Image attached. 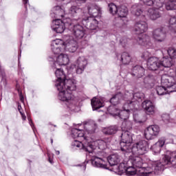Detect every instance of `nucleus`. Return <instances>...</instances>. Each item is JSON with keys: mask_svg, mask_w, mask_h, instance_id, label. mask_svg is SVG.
Wrapping results in <instances>:
<instances>
[{"mask_svg": "<svg viewBox=\"0 0 176 176\" xmlns=\"http://www.w3.org/2000/svg\"><path fill=\"white\" fill-rule=\"evenodd\" d=\"M51 144H53V139H51Z\"/></svg>", "mask_w": 176, "mask_h": 176, "instance_id": "obj_56", "label": "nucleus"}, {"mask_svg": "<svg viewBox=\"0 0 176 176\" xmlns=\"http://www.w3.org/2000/svg\"><path fill=\"white\" fill-rule=\"evenodd\" d=\"M91 104L93 111H97V109H100V108H102V107H104V102L98 98H94L91 100Z\"/></svg>", "mask_w": 176, "mask_h": 176, "instance_id": "obj_30", "label": "nucleus"}, {"mask_svg": "<svg viewBox=\"0 0 176 176\" xmlns=\"http://www.w3.org/2000/svg\"><path fill=\"white\" fill-rule=\"evenodd\" d=\"M126 97V94H124V97L123 95L121 93L116 94L115 96H113L110 102L113 104V105H118L120 101H122V99L126 101L125 102H127L126 99L124 98Z\"/></svg>", "mask_w": 176, "mask_h": 176, "instance_id": "obj_32", "label": "nucleus"}, {"mask_svg": "<svg viewBox=\"0 0 176 176\" xmlns=\"http://www.w3.org/2000/svg\"><path fill=\"white\" fill-rule=\"evenodd\" d=\"M87 65V59L85 56L78 58L74 64L72 65L70 68H75L76 74H80L85 71V68Z\"/></svg>", "mask_w": 176, "mask_h": 176, "instance_id": "obj_13", "label": "nucleus"}, {"mask_svg": "<svg viewBox=\"0 0 176 176\" xmlns=\"http://www.w3.org/2000/svg\"><path fill=\"white\" fill-rule=\"evenodd\" d=\"M84 129L88 134H93V133H95L97 129V124H96L94 121H91L84 125Z\"/></svg>", "mask_w": 176, "mask_h": 176, "instance_id": "obj_29", "label": "nucleus"}, {"mask_svg": "<svg viewBox=\"0 0 176 176\" xmlns=\"http://www.w3.org/2000/svg\"><path fill=\"white\" fill-rule=\"evenodd\" d=\"M32 129H34V126H32Z\"/></svg>", "mask_w": 176, "mask_h": 176, "instance_id": "obj_60", "label": "nucleus"}, {"mask_svg": "<svg viewBox=\"0 0 176 176\" xmlns=\"http://www.w3.org/2000/svg\"><path fill=\"white\" fill-rule=\"evenodd\" d=\"M162 119L164 123H170V115L167 113L162 114Z\"/></svg>", "mask_w": 176, "mask_h": 176, "instance_id": "obj_44", "label": "nucleus"}, {"mask_svg": "<svg viewBox=\"0 0 176 176\" xmlns=\"http://www.w3.org/2000/svg\"><path fill=\"white\" fill-rule=\"evenodd\" d=\"M58 1H60V2H65V3H69L72 0H58Z\"/></svg>", "mask_w": 176, "mask_h": 176, "instance_id": "obj_52", "label": "nucleus"}, {"mask_svg": "<svg viewBox=\"0 0 176 176\" xmlns=\"http://www.w3.org/2000/svg\"><path fill=\"white\" fill-rule=\"evenodd\" d=\"M133 119H134V121L135 122V123H139L140 124H141V123H144V122L142 120H140L138 115H134Z\"/></svg>", "mask_w": 176, "mask_h": 176, "instance_id": "obj_47", "label": "nucleus"}, {"mask_svg": "<svg viewBox=\"0 0 176 176\" xmlns=\"http://www.w3.org/2000/svg\"><path fill=\"white\" fill-rule=\"evenodd\" d=\"M159 133H160V127L157 125H151L145 129L144 137L146 140H153L159 135Z\"/></svg>", "mask_w": 176, "mask_h": 176, "instance_id": "obj_15", "label": "nucleus"}, {"mask_svg": "<svg viewBox=\"0 0 176 176\" xmlns=\"http://www.w3.org/2000/svg\"><path fill=\"white\" fill-rule=\"evenodd\" d=\"M128 13L129 10H127V8H126V6H122L118 7L116 14L118 16V17H120V23L121 25H120L119 27H126L127 21H129V20L127 19Z\"/></svg>", "mask_w": 176, "mask_h": 176, "instance_id": "obj_16", "label": "nucleus"}, {"mask_svg": "<svg viewBox=\"0 0 176 176\" xmlns=\"http://www.w3.org/2000/svg\"><path fill=\"white\" fill-rule=\"evenodd\" d=\"M109 142L111 140L109 139L104 140H98L95 142H87L86 144L75 141L72 144L73 148H81L85 152H89V153H92L93 150L96 149V148H100V149H105V148H108V145H109Z\"/></svg>", "mask_w": 176, "mask_h": 176, "instance_id": "obj_7", "label": "nucleus"}, {"mask_svg": "<svg viewBox=\"0 0 176 176\" xmlns=\"http://www.w3.org/2000/svg\"><path fill=\"white\" fill-rule=\"evenodd\" d=\"M32 129H34V126H32Z\"/></svg>", "mask_w": 176, "mask_h": 176, "instance_id": "obj_59", "label": "nucleus"}, {"mask_svg": "<svg viewBox=\"0 0 176 176\" xmlns=\"http://www.w3.org/2000/svg\"><path fill=\"white\" fill-rule=\"evenodd\" d=\"M83 24L88 30H97V27H98V21H96V18L91 16L83 19Z\"/></svg>", "mask_w": 176, "mask_h": 176, "instance_id": "obj_21", "label": "nucleus"}, {"mask_svg": "<svg viewBox=\"0 0 176 176\" xmlns=\"http://www.w3.org/2000/svg\"><path fill=\"white\" fill-rule=\"evenodd\" d=\"M107 111L110 115H112L113 116H116V118H118L119 116V113L120 112V110L116 108V106H110Z\"/></svg>", "mask_w": 176, "mask_h": 176, "instance_id": "obj_37", "label": "nucleus"}, {"mask_svg": "<svg viewBox=\"0 0 176 176\" xmlns=\"http://www.w3.org/2000/svg\"><path fill=\"white\" fill-rule=\"evenodd\" d=\"M116 131H118V126H111L105 128L103 130L104 134H106L107 135H112V134H116Z\"/></svg>", "mask_w": 176, "mask_h": 176, "instance_id": "obj_36", "label": "nucleus"}, {"mask_svg": "<svg viewBox=\"0 0 176 176\" xmlns=\"http://www.w3.org/2000/svg\"><path fill=\"white\" fill-rule=\"evenodd\" d=\"M52 68L55 70V75L57 78L55 81V87L59 91L58 100L67 102V105L72 111H76V107H79L80 98L78 96L72 95V92L76 90V80L72 79H65V74L64 71L56 65V63H52Z\"/></svg>", "mask_w": 176, "mask_h": 176, "instance_id": "obj_1", "label": "nucleus"}, {"mask_svg": "<svg viewBox=\"0 0 176 176\" xmlns=\"http://www.w3.org/2000/svg\"><path fill=\"white\" fill-rule=\"evenodd\" d=\"M161 8H162L156 6V8L148 9V13L151 20H157V19L162 17V12H160Z\"/></svg>", "mask_w": 176, "mask_h": 176, "instance_id": "obj_24", "label": "nucleus"}, {"mask_svg": "<svg viewBox=\"0 0 176 176\" xmlns=\"http://www.w3.org/2000/svg\"><path fill=\"white\" fill-rule=\"evenodd\" d=\"M131 10L133 14H135V16H139L142 14V10L141 9V7L140 6H138L137 4L132 6Z\"/></svg>", "mask_w": 176, "mask_h": 176, "instance_id": "obj_39", "label": "nucleus"}, {"mask_svg": "<svg viewBox=\"0 0 176 176\" xmlns=\"http://www.w3.org/2000/svg\"><path fill=\"white\" fill-rule=\"evenodd\" d=\"M23 3L25 5V8H27V3H28V0H23Z\"/></svg>", "mask_w": 176, "mask_h": 176, "instance_id": "obj_53", "label": "nucleus"}, {"mask_svg": "<svg viewBox=\"0 0 176 176\" xmlns=\"http://www.w3.org/2000/svg\"><path fill=\"white\" fill-rule=\"evenodd\" d=\"M72 138H78V140H74L73 142H75V141H78V142H81V144H84L85 146L87 145L86 136H85V131L83 130L78 129L76 128H73L72 129ZM73 142L72 143V147L73 148L82 149V148L74 147L72 146Z\"/></svg>", "mask_w": 176, "mask_h": 176, "instance_id": "obj_11", "label": "nucleus"}, {"mask_svg": "<svg viewBox=\"0 0 176 176\" xmlns=\"http://www.w3.org/2000/svg\"><path fill=\"white\" fill-rule=\"evenodd\" d=\"M118 9H119V7L115 5V3H111L109 4V10L111 14H113V16H115V14H117Z\"/></svg>", "mask_w": 176, "mask_h": 176, "instance_id": "obj_42", "label": "nucleus"}, {"mask_svg": "<svg viewBox=\"0 0 176 176\" xmlns=\"http://www.w3.org/2000/svg\"><path fill=\"white\" fill-rule=\"evenodd\" d=\"M18 111L21 113L23 120H25L26 119L25 115L24 114V113H23V109L21 107V105L20 104H18Z\"/></svg>", "mask_w": 176, "mask_h": 176, "instance_id": "obj_46", "label": "nucleus"}, {"mask_svg": "<svg viewBox=\"0 0 176 176\" xmlns=\"http://www.w3.org/2000/svg\"><path fill=\"white\" fill-rule=\"evenodd\" d=\"M170 153V156H172V159H173V160L176 161V151L172 152Z\"/></svg>", "mask_w": 176, "mask_h": 176, "instance_id": "obj_50", "label": "nucleus"}, {"mask_svg": "<svg viewBox=\"0 0 176 176\" xmlns=\"http://www.w3.org/2000/svg\"><path fill=\"white\" fill-rule=\"evenodd\" d=\"M78 42L69 38L65 42L62 39L53 40L51 43V50L54 54H60L61 52L75 53L78 50Z\"/></svg>", "mask_w": 176, "mask_h": 176, "instance_id": "obj_4", "label": "nucleus"}, {"mask_svg": "<svg viewBox=\"0 0 176 176\" xmlns=\"http://www.w3.org/2000/svg\"><path fill=\"white\" fill-rule=\"evenodd\" d=\"M111 171H113L116 174L118 175H122L126 171V175H135V174L140 173L139 170L133 165L128 164L126 166L124 163H121L119 164V166H115L111 169Z\"/></svg>", "mask_w": 176, "mask_h": 176, "instance_id": "obj_10", "label": "nucleus"}, {"mask_svg": "<svg viewBox=\"0 0 176 176\" xmlns=\"http://www.w3.org/2000/svg\"><path fill=\"white\" fill-rule=\"evenodd\" d=\"M84 168L85 169V168H86V166H84Z\"/></svg>", "mask_w": 176, "mask_h": 176, "instance_id": "obj_61", "label": "nucleus"}, {"mask_svg": "<svg viewBox=\"0 0 176 176\" xmlns=\"http://www.w3.org/2000/svg\"><path fill=\"white\" fill-rule=\"evenodd\" d=\"M68 13L72 17H77L75 20H78L80 16V13H82V8L76 6H72L69 9Z\"/></svg>", "mask_w": 176, "mask_h": 176, "instance_id": "obj_26", "label": "nucleus"}, {"mask_svg": "<svg viewBox=\"0 0 176 176\" xmlns=\"http://www.w3.org/2000/svg\"><path fill=\"white\" fill-rule=\"evenodd\" d=\"M127 164H131V166H133V167L136 168L138 170V173L140 175L144 176V173H142L141 169L142 168H146L142 167V159L138 156L133 157L131 158L128 162Z\"/></svg>", "mask_w": 176, "mask_h": 176, "instance_id": "obj_17", "label": "nucleus"}, {"mask_svg": "<svg viewBox=\"0 0 176 176\" xmlns=\"http://www.w3.org/2000/svg\"><path fill=\"white\" fill-rule=\"evenodd\" d=\"M132 126H133V123L131 122V121L127 119L124 120L122 124V130L125 131H129V130H130Z\"/></svg>", "mask_w": 176, "mask_h": 176, "instance_id": "obj_38", "label": "nucleus"}, {"mask_svg": "<svg viewBox=\"0 0 176 176\" xmlns=\"http://www.w3.org/2000/svg\"><path fill=\"white\" fill-rule=\"evenodd\" d=\"M120 60L121 63L124 65L130 64V61H131V56H130V54L127 52H123L120 56Z\"/></svg>", "mask_w": 176, "mask_h": 176, "instance_id": "obj_34", "label": "nucleus"}, {"mask_svg": "<svg viewBox=\"0 0 176 176\" xmlns=\"http://www.w3.org/2000/svg\"><path fill=\"white\" fill-rule=\"evenodd\" d=\"M166 141H167L166 137L163 136L160 138L157 142L151 146L153 152L155 153H160L162 148H163V146H164V145L167 144Z\"/></svg>", "mask_w": 176, "mask_h": 176, "instance_id": "obj_22", "label": "nucleus"}, {"mask_svg": "<svg viewBox=\"0 0 176 176\" xmlns=\"http://www.w3.org/2000/svg\"><path fill=\"white\" fill-rule=\"evenodd\" d=\"M138 43L141 46H146V47L151 43V37L146 34H143L138 37Z\"/></svg>", "mask_w": 176, "mask_h": 176, "instance_id": "obj_31", "label": "nucleus"}, {"mask_svg": "<svg viewBox=\"0 0 176 176\" xmlns=\"http://www.w3.org/2000/svg\"><path fill=\"white\" fill-rule=\"evenodd\" d=\"M147 67L150 71H157V69H161L160 60L156 57H151L148 59Z\"/></svg>", "mask_w": 176, "mask_h": 176, "instance_id": "obj_18", "label": "nucleus"}, {"mask_svg": "<svg viewBox=\"0 0 176 176\" xmlns=\"http://www.w3.org/2000/svg\"><path fill=\"white\" fill-rule=\"evenodd\" d=\"M30 126H32V122L30 123Z\"/></svg>", "mask_w": 176, "mask_h": 176, "instance_id": "obj_58", "label": "nucleus"}, {"mask_svg": "<svg viewBox=\"0 0 176 176\" xmlns=\"http://www.w3.org/2000/svg\"><path fill=\"white\" fill-rule=\"evenodd\" d=\"M148 56H149L148 54V52H145V53L143 54V55L142 56V58L146 59V58H148Z\"/></svg>", "mask_w": 176, "mask_h": 176, "instance_id": "obj_51", "label": "nucleus"}, {"mask_svg": "<svg viewBox=\"0 0 176 176\" xmlns=\"http://www.w3.org/2000/svg\"><path fill=\"white\" fill-rule=\"evenodd\" d=\"M170 25H173L175 30L176 31V16H172L169 19Z\"/></svg>", "mask_w": 176, "mask_h": 176, "instance_id": "obj_45", "label": "nucleus"}, {"mask_svg": "<svg viewBox=\"0 0 176 176\" xmlns=\"http://www.w3.org/2000/svg\"><path fill=\"white\" fill-rule=\"evenodd\" d=\"M175 83L176 69L175 70L170 69L169 73L162 75L161 78L162 86L166 87L168 93H174V91H176Z\"/></svg>", "mask_w": 176, "mask_h": 176, "instance_id": "obj_8", "label": "nucleus"}, {"mask_svg": "<svg viewBox=\"0 0 176 176\" xmlns=\"http://www.w3.org/2000/svg\"><path fill=\"white\" fill-rule=\"evenodd\" d=\"M50 162L52 163V162L50 160Z\"/></svg>", "mask_w": 176, "mask_h": 176, "instance_id": "obj_63", "label": "nucleus"}, {"mask_svg": "<svg viewBox=\"0 0 176 176\" xmlns=\"http://www.w3.org/2000/svg\"><path fill=\"white\" fill-rule=\"evenodd\" d=\"M66 25H69V31L76 39H82L85 37V35H86V29L85 27L79 23L75 24L74 21L70 19H68V22L66 23Z\"/></svg>", "mask_w": 176, "mask_h": 176, "instance_id": "obj_9", "label": "nucleus"}, {"mask_svg": "<svg viewBox=\"0 0 176 176\" xmlns=\"http://www.w3.org/2000/svg\"><path fill=\"white\" fill-rule=\"evenodd\" d=\"M166 10H175L176 9V1L170 0L166 3Z\"/></svg>", "mask_w": 176, "mask_h": 176, "instance_id": "obj_41", "label": "nucleus"}, {"mask_svg": "<svg viewBox=\"0 0 176 176\" xmlns=\"http://www.w3.org/2000/svg\"><path fill=\"white\" fill-rule=\"evenodd\" d=\"M49 61L60 67L61 65H67L69 63V57H68L67 54H60L58 56H50Z\"/></svg>", "mask_w": 176, "mask_h": 176, "instance_id": "obj_14", "label": "nucleus"}, {"mask_svg": "<svg viewBox=\"0 0 176 176\" xmlns=\"http://www.w3.org/2000/svg\"><path fill=\"white\" fill-rule=\"evenodd\" d=\"M142 107L147 115H155L156 108L152 101L144 100L142 104Z\"/></svg>", "mask_w": 176, "mask_h": 176, "instance_id": "obj_20", "label": "nucleus"}, {"mask_svg": "<svg viewBox=\"0 0 176 176\" xmlns=\"http://www.w3.org/2000/svg\"><path fill=\"white\" fill-rule=\"evenodd\" d=\"M172 59L170 58L163 57L160 60L161 71L163 68H170L173 65Z\"/></svg>", "mask_w": 176, "mask_h": 176, "instance_id": "obj_33", "label": "nucleus"}, {"mask_svg": "<svg viewBox=\"0 0 176 176\" xmlns=\"http://www.w3.org/2000/svg\"><path fill=\"white\" fill-rule=\"evenodd\" d=\"M88 13L95 19L101 14V8L97 5L92 4L88 7Z\"/></svg>", "mask_w": 176, "mask_h": 176, "instance_id": "obj_25", "label": "nucleus"}, {"mask_svg": "<svg viewBox=\"0 0 176 176\" xmlns=\"http://www.w3.org/2000/svg\"><path fill=\"white\" fill-rule=\"evenodd\" d=\"M145 74V69L142 66L136 65L132 69V75L136 78H142Z\"/></svg>", "mask_w": 176, "mask_h": 176, "instance_id": "obj_28", "label": "nucleus"}, {"mask_svg": "<svg viewBox=\"0 0 176 176\" xmlns=\"http://www.w3.org/2000/svg\"><path fill=\"white\" fill-rule=\"evenodd\" d=\"M120 43L122 46H126V44L127 43V38L125 37L120 38Z\"/></svg>", "mask_w": 176, "mask_h": 176, "instance_id": "obj_48", "label": "nucleus"}, {"mask_svg": "<svg viewBox=\"0 0 176 176\" xmlns=\"http://www.w3.org/2000/svg\"><path fill=\"white\" fill-rule=\"evenodd\" d=\"M139 96L140 94H133V91L125 93L124 100H126V102L124 104L123 110H120L118 118H120L122 120H126L130 116V110L133 109L134 105L137 104V100L140 98Z\"/></svg>", "mask_w": 176, "mask_h": 176, "instance_id": "obj_5", "label": "nucleus"}, {"mask_svg": "<svg viewBox=\"0 0 176 176\" xmlns=\"http://www.w3.org/2000/svg\"><path fill=\"white\" fill-rule=\"evenodd\" d=\"M133 31L135 34H144L148 31V23L144 21H138L135 23Z\"/></svg>", "mask_w": 176, "mask_h": 176, "instance_id": "obj_19", "label": "nucleus"}, {"mask_svg": "<svg viewBox=\"0 0 176 176\" xmlns=\"http://www.w3.org/2000/svg\"><path fill=\"white\" fill-rule=\"evenodd\" d=\"M120 160H122V157H120L119 154H112L107 158H100L96 157L94 160H92L91 164L94 167L108 170V165L107 164V162H108L110 166H113V168H114L115 167H119V165L118 166V164L120 163Z\"/></svg>", "mask_w": 176, "mask_h": 176, "instance_id": "obj_6", "label": "nucleus"}, {"mask_svg": "<svg viewBox=\"0 0 176 176\" xmlns=\"http://www.w3.org/2000/svg\"><path fill=\"white\" fill-rule=\"evenodd\" d=\"M67 23H68V19L63 21L60 19L53 21L52 25V31H54L56 34H63V32L65 30V27L69 28V25H67Z\"/></svg>", "mask_w": 176, "mask_h": 176, "instance_id": "obj_12", "label": "nucleus"}, {"mask_svg": "<svg viewBox=\"0 0 176 176\" xmlns=\"http://www.w3.org/2000/svg\"><path fill=\"white\" fill-rule=\"evenodd\" d=\"M133 142V135L129 131H122L121 134V142H120L121 151L126 153L132 155H145L149 148V144L146 140H140L139 142L131 146Z\"/></svg>", "mask_w": 176, "mask_h": 176, "instance_id": "obj_2", "label": "nucleus"}, {"mask_svg": "<svg viewBox=\"0 0 176 176\" xmlns=\"http://www.w3.org/2000/svg\"><path fill=\"white\" fill-rule=\"evenodd\" d=\"M76 3L82 4V3H86V1L87 0H74Z\"/></svg>", "mask_w": 176, "mask_h": 176, "instance_id": "obj_49", "label": "nucleus"}, {"mask_svg": "<svg viewBox=\"0 0 176 176\" xmlns=\"http://www.w3.org/2000/svg\"><path fill=\"white\" fill-rule=\"evenodd\" d=\"M168 54L170 56V58L173 60L176 59V50L173 47H169L167 50Z\"/></svg>", "mask_w": 176, "mask_h": 176, "instance_id": "obj_43", "label": "nucleus"}, {"mask_svg": "<svg viewBox=\"0 0 176 176\" xmlns=\"http://www.w3.org/2000/svg\"><path fill=\"white\" fill-rule=\"evenodd\" d=\"M118 58H119V56H118Z\"/></svg>", "mask_w": 176, "mask_h": 176, "instance_id": "obj_62", "label": "nucleus"}, {"mask_svg": "<svg viewBox=\"0 0 176 176\" xmlns=\"http://www.w3.org/2000/svg\"><path fill=\"white\" fill-rule=\"evenodd\" d=\"M65 12V11H64V10L58 6L54 8V14H55V17L56 19H58L60 17H64Z\"/></svg>", "mask_w": 176, "mask_h": 176, "instance_id": "obj_35", "label": "nucleus"}, {"mask_svg": "<svg viewBox=\"0 0 176 176\" xmlns=\"http://www.w3.org/2000/svg\"><path fill=\"white\" fill-rule=\"evenodd\" d=\"M56 155H60V151H56Z\"/></svg>", "mask_w": 176, "mask_h": 176, "instance_id": "obj_55", "label": "nucleus"}, {"mask_svg": "<svg viewBox=\"0 0 176 176\" xmlns=\"http://www.w3.org/2000/svg\"><path fill=\"white\" fill-rule=\"evenodd\" d=\"M20 100H21V102H24V97L22 96V95H20Z\"/></svg>", "mask_w": 176, "mask_h": 176, "instance_id": "obj_54", "label": "nucleus"}, {"mask_svg": "<svg viewBox=\"0 0 176 176\" xmlns=\"http://www.w3.org/2000/svg\"><path fill=\"white\" fill-rule=\"evenodd\" d=\"M95 1H98H98H101V0H95Z\"/></svg>", "mask_w": 176, "mask_h": 176, "instance_id": "obj_57", "label": "nucleus"}, {"mask_svg": "<svg viewBox=\"0 0 176 176\" xmlns=\"http://www.w3.org/2000/svg\"><path fill=\"white\" fill-rule=\"evenodd\" d=\"M153 38L156 42H164L166 40V33L163 32V29L158 28L153 32Z\"/></svg>", "mask_w": 176, "mask_h": 176, "instance_id": "obj_23", "label": "nucleus"}, {"mask_svg": "<svg viewBox=\"0 0 176 176\" xmlns=\"http://www.w3.org/2000/svg\"><path fill=\"white\" fill-rule=\"evenodd\" d=\"M158 96H164V94H170L171 92L167 91V87L162 86H158L156 89Z\"/></svg>", "mask_w": 176, "mask_h": 176, "instance_id": "obj_40", "label": "nucleus"}, {"mask_svg": "<svg viewBox=\"0 0 176 176\" xmlns=\"http://www.w3.org/2000/svg\"><path fill=\"white\" fill-rule=\"evenodd\" d=\"M141 2H143L144 5L147 6H157V8H163V5H164L165 0H140Z\"/></svg>", "mask_w": 176, "mask_h": 176, "instance_id": "obj_27", "label": "nucleus"}, {"mask_svg": "<svg viewBox=\"0 0 176 176\" xmlns=\"http://www.w3.org/2000/svg\"><path fill=\"white\" fill-rule=\"evenodd\" d=\"M167 164L176 167V161L173 159L170 152H168L167 154L162 157V162L158 161L154 162L151 167L148 166L146 168H142L140 171L142 174H144V176H149L153 174L157 175L159 171H163V170H164V166H167Z\"/></svg>", "mask_w": 176, "mask_h": 176, "instance_id": "obj_3", "label": "nucleus"}]
</instances>
